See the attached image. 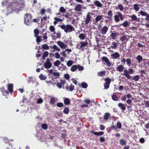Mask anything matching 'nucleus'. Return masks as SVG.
I'll list each match as a JSON object with an SVG mask.
<instances>
[{
  "mask_svg": "<svg viewBox=\"0 0 149 149\" xmlns=\"http://www.w3.org/2000/svg\"><path fill=\"white\" fill-rule=\"evenodd\" d=\"M61 28L66 33H70L74 30V28L71 24L66 25L63 23L60 26Z\"/></svg>",
  "mask_w": 149,
  "mask_h": 149,
  "instance_id": "1",
  "label": "nucleus"
},
{
  "mask_svg": "<svg viewBox=\"0 0 149 149\" xmlns=\"http://www.w3.org/2000/svg\"><path fill=\"white\" fill-rule=\"evenodd\" d=\"M24 22L26 24L29 25L31 22L32 16L31 14L26 13L25 14Z\"/></svg>",
  "mask_w": 149,
  "mask_h": 149,
  "instance_id": "2",
  "label": "nucleus"
},
{
  "mask_svg": "<svg viewBox=\"0 0 149 149\" xmlns=\"http://www.w3.org/2000/svg\"><path fill=\"white\" fill-rule=\"evenodd\" d=\"M133 73L134 71L132 69H129L128 71L126 70L123 71L124 75L128 79H130L131 78V77L129 74H132Z\"/></svg>",
  "mask_w": 149,
  "mask_h": 149,
  "instance_id": "3",
  "label": "nucleus"
},
{
  "mask_svg": "<svg viewBox=\"0 0 149 149\" xmlns=\"http://www.w3.org/2000/svg\"><path fill=\"white\" fill-rule=\"evenodd\" d=\"M118 15H115L114 16V19L116 22H118L120 21V19L122 21L124 19V17L121 13L119 12L117 13Z\"/></svg>",
  "mask_w": 149,
  "mask_h": 149,
  "instance_id": "4",
  "label": "nucleus"
},
{
  "mask_svg": "<svg viewBox=\"0 0 149 149\" xmlns=\"http://www.w3.org/2000/svg\"><path fill=\"white\" fill-rule=\"evenodd\" d=\"M91 13L88 12L86 15V17L85 19V23L86 24L88 25L89 23L91 22Z\"/></svg>",
  "mask_w": 149,
  "mask_h": 149,
  "instance_id": "5",
  "label": "nucleus"
},
{
  "mask_svg": "<svg viewBox=\"0 0 149 149\" xmlns=\"http://www.w3.org/2000/svg\"><path fill=\"white\" fill-rule=\"evenodd\" d=\"M108 29V27L106 26H104L100 28L99 30L100 33L103 35H105L106 34Z\"/></svg>",
  "mask_w": 149,
  "mask_h": 149,
  "instance_id": "6",
  "label": "nucleus"
},
{
  "mask_svg": "<svg viewBox=\"0 0 149 149\" xmlns=\"http://www.w3.org/2000/svg\"><path fill=\"white\" fill-rule=\"evenodd\" d=\"M101 59L102 62H105L107 64V65L108 67H110L111 65V63L109 60L105 56L102 57Z\"/></svg>",
  "mask_w": 149,
  "mask_h": 149,
  "instance_id": "7",
  "label": "nucleus"
},
{
  "mask_svg": "<svg viewBox=\"0 0 149 149\" xmlns=\"http://www.w3.org/2000/svg\"><path fill=\"white\" fill-rule=\"evenodd\" d=\"M52 64L49 58L47 59L46 61L44 64V67L45 68L49 69L52 67Z\"/></svg>",
  "mask_w": 149,
  "mask_h": 149,
  "instance_id": "8",
  "label": "nucleus"
},
{
  "mask_svg": "<svg viewBox=\"0 0 149 149\" xmlns=\"http://www.w3.org/2000/svg\"><path fill=\"white\" fill-rule=\"evenodd\" d=\"M79 43L80 44H81V45L79 46V47H78L77 48L79 49H81L82 51H84V47L88 45V42H84L82 41H81L79 42Z\"/></svg>",
  "mask_w": 149,
  "mask_h": 149,
  "instance_id": "9",
  "label": "nucleus"
},
{
  "mask_svg": "<svg viewBox=\"0 0 149 149\" xmlns=\"http://www.w3.org/2000/svg\"><path fill=\"white\" fill-rule=\"evenodd\" d=\"M57 44L62 49H65L66 48L67 45L65 44L63 42H61L60 41H58L57 42Z\"/></svg>",
  "mask_w": 149,
  "mask_h": 149,
  "instance_id": "10",
  "label": "nucleus"
},
{
  "mask_svg": "<svg viewBox=\"0 0 149 149\" xmlns=\"http://www.w3.org/2000/svg\"><path fill=\"white\" fill-rule=\"evenodd\" d=\"M103 16L102 15L97 16L95 18V24H97L98 22L99 21L103 19Z\"/></svg>",
  "mask_w": 149,
  "mask_h": 149,
  "instance_id": "11",
  "label": "nucleus"
},
{
  "mask_svg": "<svg viewBox=\"0 0 149 149\" xmlns=\"http://www.w3.org/2000/svg\"><path fill=\"white\" fill-rule=\"evenodd\" d=\"M61 34L60 33L58 32L57 33H56L55 31L54 32V35L52 36V37L54 40H56V39L60 38Z\"/></svg>",
  "mask_w": 149,
  "mask_h": 149,
  "instance_id": "12",
  "label": "nucleus"
},
{
  "mask_svg": "<svg viewBox=\"0 0 149 149\" xmlns=\"http://www.w3.org/2000/svg\"><path fill=\"white\" fill-rule=\"evenodd\" d=\"M118 106L119 108H120V109L122 110V111H124L125 110V104H123L121 103H120L118 104Z\"/></svg>",
  "mask_w": 149,
  "mask_h": 149,
  "instance_id": "13",
  "label": "nucleus"
},
{
  "mask_svg": "<svg viewBox=\"0 0 149 149\" xmlns=\"http://www.w3.org/2000/svg\"><path fill=\"white\" fill-rule=\"evenodd\" d=\"M111 58L112 59H117L119 57L120 55L118 52H116L114 54H111Z\"/></svg>",
  "mask_w": 149,
  "mask_h": 149,
  "instance_id": "14",
  "label": "nucleus"
},
{
  "mask_svg": "<svg viewBox=\"0 0 149 149\" xmlns=\"http://www.w3.org/2000/svg\"><path fill=\"white\" fill-rule=\"evenodd\" d=\"M103 118L104 120H107L109 119V118H111V117L109 113H104L103 116Z\"/></svg>",
  "mask_w": 149,
  "mask_h": 149,
  "instance_id": "15",
  "label": "nucleus"
},
{
  "mask_svg": "<svg viewBox=\"0 0 149 149\" xmlns=\"http://www.w3.org/2000/svg\"><path fill=\"white\" fill-rule=\"evenodd\" d=\"M91 132L94 134L96 136H101L103 135L104 134V132L102 131H101L99 132H94L93 130H91Z\"/></svg>",
  "mask_w": 149,
  "mask_h": 149,
  "instance_id": "16",
  "label": "nucleus"
},
{
  "mask_svg": "<svg viewBox=\"0 0 149 149\" xmlns=\"http://www.w3.org/2000/svg\"><path fill=\"white\" fill-rule=\"evenodd\" d=\"M93 3L95 6L101 8L102 7V4L98 0L94 1Z\"/></svg>",
  "mask_w": 149,
  "mask_h": 149,
  "instance_id": "17",
  "label": "nucleus"
},
{
  "mask_svg": "<svg viewBox=\"0 0 149 149\" xmlns=\"http://www.w3.org/2000/svg\"><path fill=\"white\" fill-rule=\"evenodd\" d=\"M82 6L80 4H77V5L75 8H74V10L77 12H80Z\"/></svg>",
  "mask_w": 149,
  "mask_h": 149,
  "instance_id": "18",
  "label": "nucleus"
},
{
  "mask_svg": "<svg viewBox=\"0 0 149 149\" xmlns=\"http://www.w3.org/2000/svg\"><path fill=\"white\" fill-rule=\"evenodd\" d=\"M124 68L123 65H120L116 67V70L120 72H122Z\"/></svg>",
  "mask_w": 149,
  "mask_h": 149,
  "instance_id": "19",
  "label": "nucleus"
},
{
  "mask_svg": "<svg viewBox=\"0 0 149 149\" xmlns=\"http://www.w3.org/2000/svg\"><path fill=\"white\" fill-rule=\"evenodd\" d=\"M13 84H9L7 86L8 89L10 93L13 92Z\"/></svg>",
  "mask_w": 149,
  "mask_h": 149,
  "instance_id": "20",
  "label": "nucleus"
},
{
  "mask_svg": "<svg viewBox=\"0 0 149 149\" xmlns=\"http://www.w3.org/2000/svg\"><path fill=\"white\" fill-rule=\"evenodd\" d=\"M130 17L131 18L132 21H136L139 22V19L135 15H133L132 16H130Z\"/></svg>",
  "mask_w": 149,
  "mask_h": 149,
  "instance_id": "21",
  "label": "nucleus"
},
{
  "mask_svg": "<svg viewBox=\"0 0 149 149\" xmlns=\"http://www.w3.org/2000/svg\"><path fill=\"white\" fill-rule=\"evenodd\" d=\"M107 15L108 16L107 17V18L109 20H111L112 18L113 15L112 11L111 10L109 11L107 13Z\"/></svg>",
  "mask_w": 149,
  "mask_h": 149,
  "instance_id": "22",
  "label": "nucleus"
},
{
  "mask_svg": "<svg viewBox=\"0 0 149 149\" xmlns=\"http://www.w3.org/2000/svg\"><path fill=\"white\" fill-rule=\"evenodd\" d=\"M60 81V83H58L57 84V86L60 88H62V85H63L65 83V82L63 80H61Z\"/></svg>",
  "mask_w": 149,
  "mask_h": 149,
  "instance_id": "23",
  "label": "nucleus"
},
{
  "mask_svg": "<svg viewBox=\"0 0 149 149\" xmlns=\"http://www.w3.org/2000/svg\"><path fill=\"white\" fill-rule=\"evenodd\" d=\"M119 142L120 145L124 146L126 144L127 141L123 139H121L120 140Z\"/></svg>",
  "mask_w": 149,
  "mask_h": 149,
  "instance_id": "24",
  "label": "nucleus"
},
{
  "mask_svg": "<svg viewBox=\"0 0 149 149\" xmlns=\"http://www.w3.org/2000/svg\"><path fill=\"white\" fill-rule=\"evenodd\" d=\"M129 24L127 21H125L122 24H119V26H123L125 28H126L129 25Z\"/></svg>",
  "mask_w": 149,
  "mask_h": 149,
  "instance_id": "25",
  "label": "nucleus"
},
{
  "mask_svg": "<svg viewBox=\"0 0 149 149\" xmlns=\"http://www.w3.org/2000/svg\"><path fill=\"white\" fill-rule=\"evenodd\" d=\"M74 86L72 84H71L70 85L69 88L68 86H66V90H68L69 89L71 91H72L74 89Z\"/></svg>",
  "mask_w": 149,
  "mask_h": 149,
  "instance_id": "26",
  "label": "nucleus"
},
{
  "mask_svg": "<svg viewBox=\"0 0 149 149\" xmlns=\"http://www.w3.org/2000/svg\"><path fill=\"white\" fill-rule=\"evenodd\" d=\"M64 102L65 105H68L70 103V100L68 98H66L64 99Z\"/></svg>",
  "mask_w": 149,
  "mask_h": 149,
  "instance_id": "27",
  "label": "nucleus"
},
{
  "mask_svg": "<svg viewBox=\"0 0 149 149\" xmlns=\"http://www.w3.org/2000/svg\"><path fill=\"white\" fill-rule=\"evenodd\" d=\"M136 59L138 61V63H140L143 59L142 56L138 55L136 57Z\"/></svg>",
  "mask_w": 149,
  "mask_h": 149,
  "instance_id": "28",
  "label": "nucleus"
},
{
  "mask_svg": "<svg viewBox=\"0 0 149 149\" xmlns=\"http://www.w3.org/2000/svg\"><path fill=\"white\" fill-rule=\"evenodd\" d=\"M50 47L52 49L53 48L54 49V50H53V52H54L55 50L58 51H60V49H59V48L58 47L55 45H54L53 46H51Z\"/></svg>",
  "mask_w": 149,
  "mask_h": 149,
  "instance_id": "29",
  "label": "nucleus"
},
{
  "mask_svg": "<svg viewBox=\"0 0 149 149\" xmlns=\"http://www.w3.org/2000/svg\"><path fill=\"white\" fill-rule=\"evenodd\" d=\"M78 37L81 40H83L85 38L86 36L85 34L81 33L79 34Z\"/></svg>",
  "mask_w": 149,
  "mask_h": 149,
  "instance_id": "30",
  "label": "nucleus"
},
{
  "mask_svg": "<svg viewBox=\"0 0 149 149\" xmlns=\"http://www.w3.org/2000/svg\"><path fill=\"white\" fill-rule=\"evenodd\" d=\"M77 66L76 65H72L71 68V70L73 72L75 71L77 69Z\"/></svg>",
  "mask_w": 149,
  "mask_h": 149,
  "instance_id": "31",
  "label": "nucleus"
},
{
  "mask_svg": "<svg viewBox=\"0 0 149 149\" xmlns=\"http://www.w3.org/2000/svg\"><path fill=\"white\" fill-rule=\"evenodd\" d=\"M53 75L55 77L56 79L59 78L60 76V73L58 72H54Z\"/></svg>",
  "mask_w": 149,
  "mask_h": 149,
  "instance_id": "32",
  "label": "nucleus"
},
{
  "mask_svg": "<svg viewBox=\"0 0 149 149\" xmlns=\"http://www.w3.org/2000/svg\"><path fill=\"white\" fill-rule=\"evenodd\" d=\"M134 9L136 11H138L140 9L139 5L137 4H135L134 6Z\"/></svg>",
  "mask_w": 149,
  "mask_h": 149,
  "instance_id": "33",
  "label": "nucleus"
},
{
  "mask_svg": "<svg viewBox=\"0 0 149 149\" xmlns=\"http://www.w3.org/2000/svg\"><path fill=\"white\" fill-rule=\"evenodd\" d=\"M59 12L62 13H64L66 12V9L63 7H61L59 8Z\"/></svg>",
  "mask_w": 149,
  "mask_h": 149,
  "instance_id": "34",
  "label": "nucleus"
},
{
  "mask_svg": "<svg viewBox=\"0 0 149 149\" xmlns=\"http://www.w3.org/2000/svg\"><path fill=\"white\" fill-rule=\"evenodd\" d=\"M40 79L42 80H45L47 78L46 77L42 74H41L39 76Z\"/></svg>",
  "mask_w": 149,
  "mask_h": 149,
  "instance_id": "35",
  "label": "nucleus"
},
{
  "mask_svg": "<svg viewBox=\"0 0 149 149\" xmlns=\"http://www.w3.org/2000/svg\"><path fill=\"white\" fill-rule=\"evenodd\" d=\"M81 86L82 88H86L88 86L87 84L85 82H82L81 83Z\"/></svg>",
  "mask_w": 149,
  "mask_h": 149,
  "instance_id": "36",
  "label": "nucleus"
},
{
  "mask_svg": "<svg viewBox=\"0 0 149 149\" xmlns=\"http://www.w3.org/2000/svg\"><path fill=\"white\" fill-rule=\"evenodd\" d=\"M139 79V75H136L134 77H132V79L135 81H138Z\"/></svg>",
  "mask_w": 149,
  "mask_h": 149,
  "instance_id": "37",
  "label": "nucleus"
},
{
  "mask_svg": "<svg viewBox=\"0 0 149 149\" xmlns=\"http://www.w3.org/2000/svg\"><path fill=\"white\" fill-rule=\"evenodd\" d=\"M42 48L45 49L47 50L49 49V47L48 45L45 44L42 45Z\"/></svg>",
  "mask_w": 149,
  "mask_h": 149,
  "instance_id": "38",
  "label": "nucleus"
},
{
  "mask_svg": "<svg viewBox=\"0 0 149 149\" xmlns=\"http://www.w3.org/2000/svg\"><path fill=\"white\" fill-rule=\"evenodd\" d=\"M34 36L35 37H36L38 36V35L39 33V31L38 29H35L34 31Z\"/></svg>",
  "mask_w": 149,
  "mask_h": 149,
  "instance_id": "39",
  "label": "nucleus"
},
{
  "mask_svg": "<svg viewBox=\"0 0 149 149\" xmlns=\"http://www.w3.org/2000/svg\"><path fill=\"white\" fill-rule=\"evenodd\" d=\"M69 110L68 108L66 107L64 108L63 110V112L64 113L68 114L69 113Z\"/></svg>",
  "mask_w": 149,
  "mask_h": 149,
  "instance_id": "40",
  "label": "nucleus"
},
{
  "mask_svg": "<svg viewBox=\"0 0 149 149\" xmlns=\"http://www.w3.org/2000/svg\"><path fill=\"white\" fill-rule=\"evenodd\" d=\"M126 61L127 65L130 66L131 64V59L129 58H127L126 59Z\"/></svg>",
  "mask_w": 149,
  "mask_h": 149,
  "instance_id": "41",
  "label": "nucleus"
},
{
  "mask_svg": "<svg viewBox=\"0 0 149 149\" xmlns=\"http://www.w3.org/2000/svg\"><path fill=\"white\" fill-rule=\"evenodd\" d=\"M139 13L142 16H146L147 14H148L147 13L145 12L144 11H143L142 10H141L139 12Z\"/></svg>",
  "mask_w": 149,
  "mask_h": 149,
  "instance_id": "42",
  "label": "nucleus"
},
{
  "mask_svg": "<svg viewBox=\"0 0 149 149\" xmlns=\"http://www.w3.org/2000/svg\"><path fill=\"white\" fill-rule=\"evenodd\" d=\"M55 20L57 22H61L63 21L64 19H60L57 17H55L54 18Z\"/></svg>",
  "mask_w": 149,
  "mask_h": 149,
  "instance_id": "43",
  "label": "nucleus"
},
{
  "mask_svg": "<svg viewBox=\"0 0 149 149\" xmlns=\"http://www.w3.org/2000/svg\"><path fill=\"white\" fill-rule=\"evenodd\" d=\"M117 127L119 129H120L122 127V124L120 122V121H118L117 122L116 124Z\"/></svg>",
  "mask_w": 149,
  "mask_h": 149,
  "instance_id": "44",
  "label": "nucleus"
},
{
  "mask_svg": "<svg viewBox=\"0 0 149 149\" xmlns=\"http://www.w3.org/2000/svg\"><path fill=\"white\" fill-rule=\"evenodd\" d=\"M112 45H113L111 46V47L113 49H116L118 46L117 43L115 42H112Z\"/></svg>",
  "mask_w": 149,
  "mask_h": 149,
  "instance_id": "45",
  "label": "nucleus"
},
{
  "mask_svg": "<svg viewBox=\"0 0 149 149\" xmlns=\"http://www.w3.org/2000/svg\"><path fill=\"white\" fill-rule=\"evenodd\" d=\"M112 98L114 101H117L118 100V97L116 95L113 94L112 96Z\"/></svg>",
  "mask_w": 149,
  "mask_h": 149,
  "instance_id": "46",
  "label": "nucleus"
},
{
  "mask_svg": "<svg viewBox=\"0 0 149 149\" xmlns=\"http://www.w3.org/2000/svg\"><path fill=\"white\" fill-rule=\"evenodd\" d=\"M105 74V72L104 71H100L98 73L97 75L99 76H102L104 75Z\"/></svg>",
  "mask_w": 149,
  "mask_h": 149,
  "instance_id": "47",
  "label": "nucleus"
},
{
  "mask_svg": "<svg viewBox=\"0 0 149 149\" xmlns=\"http://www.w3.org/2000/svg\"><path fill=\"white\" fill-rule=\"evenodd\" d=\"M104 81H105V83H107L109 84H110L111 82V79L108 77H107L104 79Z\"/></svg>",
  "mask_w": 149,
  "mask_h": 149,
  "instance_id": "48",
  "label": "nucleus"
},
{
  "mask_svg": "<svg viewBox=\"0 0 149 149\" xmlns=\"http://www.w3.org/2000/svg\"><path fill=\"white\" fill-rule=\"evenodd\" d=\"M117 7L120 11H122L124 9V8L122 5L119 4L118 5Z\"/></svg>",
  "mask_w": 149,
  "mask_h": 149,
  "instance_id": "49",
  "label": "nucleus"
},
{
  "mask_svg": "<svg viewBox=\"0 0 149 149\" xmlns=\"http://www.w3.org/2000/svg\"><path fill=\"white\" fill-rule=\"evenodd\" d=\"M117 36L116 33H112L111 34V36L113 39H115Z\"/></svg>",
  "mask_w": 149,
  "mask_h": 149,
  "instance_id": "50",
  "label": "nucleus"
},
{
  "mask_svg": "<svg viewBox=\"0 0 149 149\" xmlns=\"http://www.w3.org/2000/svg\"><path fill=\"white\" fill-rule=\"evenodd\" d=\"M42 128L44 130H46L48 128L47 125V124H43L41 125Z\"/></svg>",
  "mask_w": 149,
  "mask_h": 149,
  "instance_id": "51",
  "label": "nucleus"
},
{
  "mask_svg": "<svg viewBox=\"0 0 149 149\" xmlns=\"http://www.w3.org/2000/svg\"><path fill=\"white\" fill-rule=\"evenodd\" d=\"M77 69L79 71H82L84 69V68L83 66H81L79 65H77Z\"/></svg>",
  "mask_w": 149,
  "mask_h": 149,
  "instance_id": "52",
  "label": "nucleus"
},
{
  "mask_svg": "<svg viewBox=\"0 0 149 149\" xmlns=\"http://www.w3.org/2000/svg\"><path fill=\"white\" fill-rule=\"evenodd\" d=\"M126 36L125 35L120 37V40L122 42H124L126 40Z\"/></svg>",
  "mask_w": 149,
  "mask_h": 149,
  "instance_id": "53",
  "label": "nucleus"
},
{
  "mask_svg": "<svg viewBox=\"0 0 149 149\" xmlns=\"http://www.w3.org/2000/svg\"><path fill=\"white\" fill-rule=\"evenodd\" d=\"M49 78H51V79H52V80H46V82L47 83H51L52 84H53L54 83L53 82H52L53 81H54V78L53 77H51V76L50 77H49Z\"/></svg>",
  "mask_w": 149,
  "mask_h": 149,
  "instance_id": "54",
  "label": "nucleus"
},
{
  "mask_svg": "<svg viewBox=\"0 0 149 149\" xmlns=\"http://www.w3.org/2000/svg\"><path fill=\"white\" fill-rule=\"evenodd\" d=\"M61 64V62L59 60H56L54 63V65L56 66H58Z\"/></svg>",
  "mask_w": 149,
  "mask_h": 149,
  "instance_id": "55",
  "label": "nucleus"
},
{
  "mask_svg": "<svg viewBox=\"0 0 149 149\" xmlns=\"http://www.w3.org/2000/svg\"><path fill=\"white\" fill-rule=\"evenodd\" d=\"M49 29L52 32H54L55 30V27L53 26H51L49 27Z\"/></svg>",
  "mask_w": 149,
  "mask_h": 149,
  "instance_id": "56",
  "label": "nucleus"
},
{
  "mask_svg": "<svg viewBox=\"0 0 149 149\" xmlns=\"http://www.w3.org/2000/svg\"><path fill=\"white\" fill-rule=\"evenodd\" d=\"M36 38V41L37 43L40 42H41V36H38L36 37H35Z\"/></svg>",
  "mask_w": 149,
  "mask_h": 149,
  "instance_id": "57",
  "label": "nucleus"
},
{
  "mask_svg": "<svg viewBox=\"0 0 149 149\" xmlns=\"http://www.w3.org/2000/svg\"><path fill=\"white\" fill-rule=\"evenodd\" d=\"M73 64V62L72 61H68L67 63V66L68 67L71 66Z\"/></svg>",
  "mask_w": 149,
  "mask_h": 149,
  "instance_id": "58",
  "label": "nucleus"
},
{
  "mask_svg": "<svg viewBox=\"0 0 149 149\" xmlns=\"http://www.w3.org/2000/svg\"><path fill=\"white\" fill-rule=\"evenodd\" d=\"M109 84H109L107 83H105L104 84V88L106 89H108L109 88Z\"/></svg>",
  "mask_w": 149,
  "mask_h": 149,
  "instance_id": "59",
  "label": "nucleus"
},
{
  "mask_svg": "<svg viewBox=\"0 0 149 149\" xmlns=\"http://www.w3.org/2000/svg\"><path fill=\"white\" fill-rule=\"evenodd\" d=\"M30 82H32V83L35 82V81L33 79L32 77H29L28 83H29Z\"/></svg>",
  "mask_w": 149,
  "mask_h": 149,
  "instance_id": "60",
  "label": "nucleus"
},
{
  "mask_svg": "<svg viewBox=\"0 0 149 149\" xmlns=\"http://www.w3.org/2000/svg\"><path fill=\"white\" fill-rule=\"evenodd\" d=\"M45 12H46V10L45 9L42 8L40 10V13L41 15H43L44 14V13H45Z\"/></svg>",
  "mask_w": 149,
  "mask_h": 149,
  "instance_id": "61",
  "label": "nucleus"
},
{
  "mask_svg": "<svg viewBox=\"0 0 149 149\" xmlns=\"http://www.w3.org/2000/svg\"><path fill=\"white\" fill-rule=\"evenodd\" d=\"M56 105L58 107H63V104L62 102H58L57 104Z\"/></svg>",
  "mask_w": 149,
  "mask_h": 149,
  "instance_id": "62",
  "label": "nucleus"
},
{
  "mask_svg": "<svg viewBox=\"0 0 149 149\" xmlns=\"http://www.w3.org/2000/svg\"><path fill=\"white\" fill-rule=\"evenodd\" d=\"M55 103V99L54 98H52L50 99V104H53Z\"/></svg>",
  "mask_w": 149,
  "mask_h": 149,
  "instance_id": "63",
  "label": "nucleus"
},
{
  "mask_svg": "<svg viewBox=\"0 0 149 149\" xmlns=\"http://www.w3.org/2000/svg\"><path fill=\"white\" fill-rule=\"evenodd\" d=\"M100 129L102 130H104V129L105 128V127L104 125H100V127H99Z\"/></svg>",
  "mask_w": 149,
  "mask_h": 149,
  "instance_id": "64",
  "label": "nucleus"
}]
</instances>
